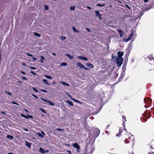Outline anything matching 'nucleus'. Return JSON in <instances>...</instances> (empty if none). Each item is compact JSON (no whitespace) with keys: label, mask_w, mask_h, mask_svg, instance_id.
<instances>
[{"label":"nucleus","mask_w":154,"mask_h":154,"mask_svg":"<svg viewBox=\"0 0 154 154\" xmlns=\"http://www.w3.org/2000/svg\"><path fill=\"white\" fill-rule=\"evenodd\" d=\"M86 29L88 32H91L90 30H89V29L88 28H87Z\"/></svg>","instance_id":"c03bdc74"},{"label":"nucleus","mask_w":154,"mask_h":154,"mask_svg":"<svg viewBox=\"0 0 154 154\" xmlns=\"http://www.w3.org/2000/svg\"><path fill=\"white\" fill-rule=\"evenodd\" d=\"M42 80L43 82L45 84L48 85H49V84L47 82V80L43 79Z\"/></svg>","instance_id":"dca6fc26"},{"label":"nucleus","mask_w":154,"mask_h":154,"mask_svg":"<svg viewBox=\"0 0 154 154\" xmlns=\"http://www.w3.org/2000/svg\"><path fill=\"white\" fill-rule=\"evenodd\" d=\"M5 92L7 94H9V95H11V93L10 92H8V91H5Z\"/></svg>","instance_id":"c756f323"},{"label":"nucleus","mask_w":154,"mask_h":154,"mask_svg":"<svg viewBox=\"0 0 154 154\" xmlns=\"http://www.w3.org/2000/svg\"><path fill=\"white\" fill-rule=\"evenodd\" d=\"M39 110H41V111H42V112L45 114H46V112L43 109H42L41 108H40L39 109Z\"/></svg>","instance_id":"a878e982"},{"label":"nucleus","mask_w":154,"mask_h":154,"mask_svg":"<svg viewBox=\"0 0 154 154\" xmlns=\"http://www.w3.org/2000/svg\"><path fill=\"white\" fill-rule=\"evenodd\" d=\"M41 133L42 134H43L44 135H45V134L44 132H43V131H41Z\"/></svg>","instance_id":"864d4df0"},{"label":"nucleus","mask_w":154,"mask_h":154,"mask_svg":"<svg viewBox=\"0 0 154 154\" xmlns=\"http://www.w3.org/2000/svg\"><path fill=\"white\" fill-rule=\"evenodd\" d=\"M72 146L77 149V151L78 152H79V150L80 149V146L77 143H75L73 144Z\"/></svg>","instance_id":"f03ea898"},{"label":"nucleus","mask_w":154,"mask_h":154,"mask_svg":"<svg viewBox=\"0 0 154 154\" xmlns=\"http://www.w3.org/2000/svg\"><path fill=\"white\" fill-rule=\"evenodd\" d=\"M69 9L73 11L75 9V6L70 7L69 8Z\"/></svg>","instance_id":"5701e85b"},{"label":"nucleus","mask_w":154,"mask_h":154,"mask_svg":"<svg viewBox=\"0 0 154 154\" xmlns=\"http://www.w3.org/2000/svg\"><path fill=\"white\" fill-rule=\"evenodd\" d=\"M26 112H28V111L27 110H26Z\"/></svg>","instance_id":"774afa93"},{"label":"nucleus","mask_w":154,"mask_h":154,"mask_svg":"<svg viewBox=\"0 0 154 154\" xmlns=\"http://www.w3.org/2000/svg\"><path fill=\"white\" fill-rule=\"evenodd\" d=\"M7 137L8 139H10L11 140H12L13 138V137L12 136L10 135H7Z\"/></svg>","instance_id":"6ab92c4d"},{"label":"nucleus","mask_w":154,"mask_h":154,"mask_svg":"<svg viewBox=\"0 0 154 154\" xmlns=\"http://www.w3.org/2000/svg\"><path fill=\"white\" fill-rule=\"evenodd\" d=\"M1 113H2V114H4V115H5V113L4 112H2V111L1 112Z\"/></svg>","instance_id":"09e8293b"},{"label":"nucleus","mask_w":154,"mask_h":154,"mask_svg":"<svg viewBox=\"0 0 154 154\" xmlns=\"http://www.w3.org/2000/svg\"><path fill=\"white\" fill-rule=\"evenodd\" d=\"M124 52L122 51H119L117 53L118 57H122L123 56Z\"/></svg>","instance_id":"6e6552de"},{"label":"nucleus","mask_w":154,"mask_h":154,"mask_svg":"<svg viewBox=\"0 0 154 154\" xmlns=\"http://www.w3.org/2000/svg\"><path fill=\"white\" fill-rule=\"evenodd\" d=\"M48 79H52V77L51 76H50V75H44Z\"/></svg>","instance_id":"aec40b11"},{"label":"nucleus","mask_w":154,"mask_h":154,"mask_svg":"<svg viewBox=\"0 0 154 154\" xmlns=\"http://www.w3.org/2000/svg\"><path fill=\"white\" fill-rule=\"evenodd\" d=\"M95 13L96 14V16L97 17L99 16V15H100V13L98 11H95Z\"/></svg>","instance_id":"412c9836"},{"label":"nucleus","mask_w":154,"mask_h":154,"mask_svg":"<svg viewBox=\"0 0 154 154\" xmlns=\"http://www.w3.org/2000/svg\"><path fill=\"white\" fill-rule=\"evenodd\" d=\"M67 65V64L66 63H62L61 64V66H66Z\"/></svg>","instance_id":"393cba45"},{"label":"nucleus","mask_w":154,"mask_h":154,"mask_svg":"<svg viewBox=\"0 0 154 154\" xmlns=\"http://www.w3.org/2000/svg\"><path fill=\"white\" fill-rule=\"evenodd\" d=\"M125 142L126 143H130V142L128 141V139H126L125 140Z\"/></svg>","instance_id":"7c9ffc66"},{"label":"nucleus","mask_w":154,"mask_h":154,"mask_svg":"<svg viewBox=\"0 0 154 154\" xmlns=\"http://www.w3.org/2000/svg\"><path fill=\"white\" fill-rule=\"evenodd\" d=\"M39 152L42 153H45V150L42 148H40L39 149Z\"/></svg>","instance_id":"9d476101"},{"label":"nucleus","mask_w":154,"mask_h":154,"mask_svg":"<svg viewBox=\"0 0 154 154\" xmlns=\"http://www.w3.org/2000/svg\"><path fill=\"white\" fill-rule=\"evenodd\" d=\"M72 100L74 101H75V102H79V101L77 100H75V99H72Z\"/></svg>","instance_id":"473e14b6"},{"label":"nucleus","mask_w":154,"mask_h":154,"mask_svg":"<svg viewBox=\"0 0 154 154\" xmlns=\"http://www.w3.org/2000/svg\"><path fill=\"white\" fill-rule=\"evenodd\" d=\"M65 55L66 56H67L70 59H72L73 58V56H72L70 55L69 54H66Z\"/></svg>","instance_id":"4468645a"},{"label":"nucleus","mask_w":154,"mask_h":154,"mask_svg":"<svg viewBox=\"0 0 154 154\" xmlns=\"http://www.w3.org/2000/svg\"><path fill=\"white\" fill-rule=\"evenodd\" d=\"M60 83L62 84L63 85H64L66 86H69V85L67 83L65 82H60Z\"/></svg>","instance_id":"f8f14e48"},{"label":"nucleus","mask_w":154,"mask_h":154,"mask_svg":"<svg viewBox=\"0 0 154 154\" xmlns=\"http://www.w3.org/2000/svg\"><path fill=\"white\" fill-rule=\"evenodd\" d=\"M37 135L39 136L40 137H41L42 138H43L44 137L43 136L41 133H37Z\"/></svg>","instance_id":"b1692460"},{"label":"nucleus","mask_w":154,"mask_h":154,"mask_svg":"<svg viewBox=\"0 0 154 154\" xmlns=\"http://www.w3.org/2000/svg\"><path fill=\"white\" fill-rule=\"evenodd\" d=\"M20 73L21 74H23V75H25L26 74V73L23 71H21Z\"/></svg>","instance_id":"79ce46f5"},{"label":"nucleus","mask_w":154,"mask_h":154,"mask_svg":"<svg viewBox=\"0 0 154 154\" xmlns=\"http://www.w3.org/2000/svg\"><path fill=\"white\" fill-rule=\"evenodd\" d=\"M76 65L81 69H83L84 67V65L79 62Z\"/></svg>","instance_id":"20e7f679"},{"label":"nucleus","mask_w":154,"mask_h":154,"mask_svg":"<svg viewBox=\"0 0 154 154\" xmlns=\"http://www.w3.org/2000/svg\"><path fill=\"white\" fill-rule=\"evenodd\" d=\"M22 65L23 66H26V65L24 63H22Z\"/></svg>","instance_id":"49530a36"},{"label":"nucleus","mask_w":154,"mask_h":154,"mask_svg":"<svg viewBox=\"0 0 154 154\" xmlns=\"http://www.w3.org/2000/svg\"><path fill=\"white\" fill-rule=\"evenodd\" d=\"M20 115H21V116H22V117H23L24 118H26L27 119H29L30 118H33V117L32 116H30L29 115H27V116L25 115L24 114H21Z\"/></svg>","instance_id":"7ed1b4c3"},{"label":"nucleus","mask_w":154,"mask_h":154,"mask_svg":"<svg viewBox=\"0 0 154 154\" xmlns=\"http://www.w3.org/2000/svg\"><path fill=\"white\" fill-rule=\"evenodd\" d=\"M53 84H55V82H53Z\"/></svg>","instance_id":"338daca9"},{"label":"nucleus","mask_w":154,"mask_h":154,"mask_svg":"<svg viewBox=\"0 0 154 154\" xmlns=\"http://www.w3.org/2000/svg\"><path fill=\"white\" fill-rule=\"evenodd\" d=\"M149 154H154V152H151Z\"/></svg>","instance_id":"13d9d810"},{"label":"nucleus","mask_w":154,"mask_h":154,"mask_svg":"<svg viewBox=\"0 0 154 154\" xmlns=\"http://www.w3.org/2000/svg\"><path fill=\"white\" fill-rule=\"evenodd\" d=\"M8 154H14L12 153H11V152H8Z\"/></svg>","instance_id":"0e129e2a"},{"label":"nucleus","mask_w":154,"mask_h":154,"mask_svg":"<svg viewBox=\"0 0 154 154\" xmlns=\"http://www.w3.org/2000/svg\"><path fill=\"white\" fill-rule=\"evenodd\" d=\"M32 88L33 90L34 91H35L36 92H37V93L38 92V90L36 89H35V88L33 87H32Z\"/></svg>","instance_id":"2f4dec72"},{"label":"nucleus","mask_w":154,"mask_h":154,"mask_svg":"<svg viewBox=\"0 0 154 154\" xmlns=\"http://www.w3.org/2000/svg\"><path fill=\"white\" fill-rule=\"evenodd\" d=\"M72 30L74 32L77 33L79 32V31L77 30L75 27H72Z\"/></svg>","instance_id":"ddd939ff"},{"label":"nucleus","mask_w":154,"mask_h":154,"mask_svg":"<svg viewBox=\"0 0 154 154\" xmlns=\"http://www.w3.org/2000/svg\"><path fill=\"white\" fill-rule=\"evenodd\" d=\"M105 5V3L103 4H97V6H100V7H102L104 6Z\"/></svg>","instance_id":"4be33fe9"},{"label":"nucleus","mask_w":154,"mask_h":154,"mask_svg":"<svg viewBox=\"0 0 154 154\" xmlns=\"http://www.w3.org/2000/svg\"><path fill=\"white\" fill-rule=\"evenodd\" d=\"M68 96L69 97H70L71 99L72 96L68 94Z\"/></svg>","instance_id":"6e6d98bb"},{"label":"nucleus","mask_w":154,"mask_h":154,"mask_svg":"<svg viewBox=\"0 0 154 154\" xmlns=\"http://www.w3.org/2000/svg\"><path fill=\"white\" fill-rule=\"evenodd\" d=\"M101 15H99V19L100 20H101L102 19L101 17H100V16Z\"/></svg>","instance_id":"052dcab7"},{"label":"nucleus","mask_w":154,"mask_h":154,"mask_svg":"<svg viewBox=\"0 0 154 154\" xmlns=\"http://www.w3.org/2000/svg\"><path fill=\"white\" fill-rule=\"evenodd\" d=\"M118 32L119 34V35L120 37H122L124 35V32L120 29H118Z\"/></svg>","instance_id":"423d86ee"},{"label":"nucleus","mask_w":154,"mask_h":154,"mask_svg":"<svg viewBox=\"0 0 154 154\" xmlns=\"http://www.w3.org/2000/svg\"><path fill=\"white\" fill-rule=\"evenodd\" d=\"M32 95L34 96V97H35L36 98H37L38 97H37L35 95H34L32 94Z\"/></svg>","instance_id":"8fccbe9b"},{"label":"nucleus","mask_w":154,"mask_h":154,"mask_svg":"<svg viewBox=\"0 0 154 154\" xmlns=\"http://www.w3.org/2000/svg\"><path fill=\"white\" fill-rule=\"evenodd\" d=\"M30 72H31V73H32V74H33L34 75H36V74L35 73V72H33V71H31Z\"/></svg>","instance_id":"c9c22d12"},{"label":"nucleus","mask_w":154,"mask_h":154,"mask_svg":"<svg viewBox=\"0 0 154 154\" xmlns=\"http://www.w3.org/2000/svg\"><path fill=\"white\" fill-rule=\"evenodd\" d=\"M86 65L87 66L91 68H93L94 67L93 65L92 64L90 63H87L86 64Z\"/></svg>","instance_id":"9b49d317"},{"label":"nucleus","mask_w":154,"mask_h":154,"mask_svg":"<svg viewBox=\"0 0 154 154\" xmlns=\"http://www.w3.org/2000/svg\"><path fill=\"white\" fill-rule=\"evenodd\" d=\"M83 69H85V70H89V69L88 68H87L85 66H84V67H83Z\"/></svg>","instance_id":"e433bc0d"},{"label":"nucleus","mask_w":154,"mask_h":154,"mask_svg":"<svg viewBox=\"0 0 154 154\" xmlns=\"http://www.w3.org/2000/svg\"><path fill=\"white\" fill-rule=\"evenodd\" d=\"M40 62H41V63H43V61L42 60H40Z\"/></svg>","instance_id":"e2e57ef3"},{"label":"nucleus","mask_w":154,"mask_h":154,"mask_svg":"<svg viewBox=\"0 0 154 154\" xmlns=\"http://www.w3.org/2000/svg\"><path fill=\"white\" fill-rule=\"evenodd\" d=\"M26 146L29 148L31 147V143L29 142H26Z\"/></svg>","instance_id":"f3484780"},{"label":"nucleus","mask_w":154,"mask_h":154,"mask_svg":"<svg viewBox=\"0 0 154 154\" xmlns=\"http://www.w3.org/2000/svg\"><path fill=\"white\" fill-rule=\"evenodd\" d=\"M67 152H68L69 154H72L71 153V151H69V150H68L67 151Z\"/></svg>","instance_id":"5fc2aeb1"},{"label":"nucleus","mask_w":154,"mask_h":154,"mask_svg":"<svg viewBox=\"0 0 154 154\" xmlns=\"http://www.w3.org/2000/svg\"><path fill=\"white\" fill-rule=\"evenodd\" d=\"M66 102L67 103L69 104L71 106H73V103L71 101H69V100H67Z\"/></svg>","instance_id":"2eb2a0df"},{"label":"nucleus","mask_w":154,"mask_h":154,"mask_svg":"<svg viewBox=\"0 0 154 154\" xmlns=\"http://www.w3.org/2000/svg\"><path fill=\"white\" fill-rule=\"evenodd\" d=\"M32 58H33V60H34V61H35L36 60V58L34 57H32Z\"/></svg>","instance_id":"3c124183"},{"label":"nucleus","mask_w":154,"mask_h":154,"mask_svg":"<svg viewBox=\"0 0 154 154\" xmlns=\"http://www.w3.org/2000/svg\"><path fill=\"white\" fill-rule=\"evenodd\" d=\"M131 37L130 36V37L128 38V39H125V41L127 42L128 41L130 40L131 39Z\"/></svg>","instance_id":"cd10ccee"},{"label":"nucleus","mask_w":154,"mask_h":154,"mask_svg":"<svg viewBox=\"0 0 154 154\" xmlns=\"http://www.w3.org/2000/svg\"><path fill=\"white\" fill-rule=\"evenodd\" d=\"M52 54L53 55H54V56H55V55H56V54H55V53H53Z\"/></svg>","instance_id":"680f3d73"},{"label":"nucleus","mask_w":154,"mask_h":154,"mask_svg":"<svg viewBox=\"0 0 154 154\" xmlns=\"http://www.w3.org/2000/svg\"><path fill=\"white\" fill-rule=\"evenodd\" d=\"M40 91H42L44 92H47V91H46L45 90H41Z\"/></svg>","instance_id":"37998d69"},{"label":"nucleus","mask_w":154,"mask_h":154,"mask_svg":"<svg viewBox=\"0 0 154 154\" xmlns=\"http://www.w3.org/2000/svg\"><path fill=\"white\" fill-rule=\"evenodd\" d=\"M30 68L31 69H32L33 70H35L36 69L34 67L31 66V67H30Z\"/></svg>","instance_id":"f704fd0d"},{"label":"nucleus","mask_w":154,"mask_h":154,"mask_svg":"<svg viewBox=\"0 0 154 154\" xmlns=\"http://www.w3.org/2000/svg\"><path fill=\"white\" fill-rule=\"evenodd\" d=\"M12 103L13 104H16V105H18V104L17 103H16V102L12 101Z\"/></svg>","instance_id":"72a5a7b5"},{"label":"nucleus","mask_w":154,"mask_h":154,"mask_svg":"<svg viewBox=\"0 0 154 154\" xmlns=\"http://www.w3.org/2000/svg\"><path fill=\"white\" fill-rule=\"evenodd\" d=\"M41 99H42L43 101H44L48 103L50 105H51V106H54V103H53L52 102H50L49 101H48L47 100L43 99L42 98H41Z\"/></svg>","instance_id":"0eeeda50"},{"label":"nucleus","mask_w":154,"mask_h":154,"mask_svg":"<svg viewBox=\"0 0 154 154\" xmlns=\"http://www.w3.org/2000/svg\"><path fill=\"white\" fill-rule=\"evenodd\" d=\"M27 55L28 56H30V57H32L33 56V55H32V54H30L28 53H27Z\"/></svg>","instance_id":"58836bf2"},{"label":"nucleus","mask_w":154,"mask_h":154,"mask_svg":"<svg viewBox=\"0 0 154 154\" xmlns=\"http://www.w3.org/2000/svg\"><path fill=\"white\" fill-rule=\"evenodd\" d=\"M23 130H24L26 131H29L28 130V129H26V128H23Z\"/></svg>","instance_id":"4c0bfd02"},{"label":"nucleus","mask_w":154,"mask_h":154,"mask_svg":"<svg viewBox=\"0 0 154 154\" xmlns=\"http://www.w3.org/2000/svg\"><path fill=\"white\" fill-rule=\"evenodd\" d=\"M61 38L63 40H64L66 38L65 36H62L61 37Z\"/></svg>","instance_id":"a19ab883"},{"label":"nucleus","mask_w":154,"mask_h":154,"mask_svg":"<svg viewBox=\"0 0 154 154\" xmlns=\"http://www.w3.org/2000/svg\"><path fill=\"white\" fill-rule=\"evenodd\" d=\"M41 58L43 60H45V58H44V57H43L41 56Z\"/></svg>","instance_id":"de8ad7c7"},{"label":"nucleus","mask_w":154,"mask_h":154,"mask_svg":"<svg viewBox=\"0 0 154 154\" xmlns=\"http://www.w3.org/2000/svg\"><path fill=\"white\" fill-rule=\"evenodd\" d=\"M123 59L122 57H118L116 60V64L118 66H120L122 64Z\"/></svg>","instance_id":"f257e3e1"},{"label":"nucleus","mask_w":154,"mask_h":154,"mask_svg":"<svg viewBox=\"0 0 154 154\" xmlns=\"http://www.w3.org/2000/svg\"><path fill=\"white\" fill-rule=\"evenodd\" d=\"M145 2H147L148 1V0H144Z\"/></svg>","instance_id":"69168bd1"},{"label":"nucleus","mask_w":154,"mask_h":154,"mask_svg":"<svg viewBox=\"0 0 154 154\" xmlns=\"http://www.w3.org/2000/svg\"><path fill=\"white\" fill-rule=\"evenodd\" d=\"M148 100V102L149 103H151V100L150 98H149L147 100Z\"/></svg>","instance_id":"bb28decb"},{"label":"nucleus","mask_w":154,"mask_h":154,"mask_svg":"<svg viewBox=\"0 0 154 154\" xmlns=\"http://www.w3.org/2000/svg\"><path fill=\"white\" fill-rule=\"evenodd\" d=\"M56 130H58V131H63V130L62 129H60V128H57L56 129Z\"/></svg>","instance_id":"ea45409f"},{"label":"nucleus","mask_w":154,"mask_h":154,"mask_svg":"<svg viewBox=\"0 0 154 154\" xmlns=\"http://www.w3.org/2000/svg\"><path fill=\"white\" fill-rule=\"evenodd\" d=\"M128 139L131 140L132 143L134 144V136L133 135H131L130 137H128Z\"/></svg>","instance_id":"39448f33"},{"label":"nucleus","mask_w":154,"mask_h":154,"mask_svg":"<svg viewBox=\"0 0 154 154\" xmlns=\"http://www.w3.org/2000/svg\"><path fill=\"white\" fill-rule=\"evenodd\" d=\"M45 9L48 10V7L47 5H45Z\"/></svg>","instance_id":"c85d7f7f"},{"label":"nucleus","mask_w":154,"mask_h":154,"mask_svg":"<svg viewBox=\"0 0 154 154\" xmlns=\"http://www.w3.org/2000/svg\"><path fill=\"white\" fill-rule=\"evenodd\" d=\"M49 151L48 150H46L45 151V152L47 153V152H48Z\"/></svg>","instance_id":"4d7b16f0"},{"label":"nucleus","mask_w":154,"mask_h":154,"mask_svg":"<svg viewBox=\"0 0 154 154\" xmlns=\"http://www.w3.org/2000/svg\"><path fill=\"white\" fill-rule=\"evenodd\" d=\"M22 79H24V80H26V77H22Z\"/></svg>","instance_id":"603ef678"},{"label":"nucleus","mask_w":154,"mask_h":154,"mask_svg":"<svg viewBox=\"0 0 154 154\" xmlns=\"http://www.w3.org/2000/svg\"><path fill=\"white\" fill-rule=\"evenodd\" d=\"M78 57H79V59H81L82 60H85V61L88 60V59H87V58L84 57H83L82 56H78Z\"/></svg>","instance_id":"1a4fd4ad"},{"label":"nucleus","mask_w":154,"mask_h":154,"mask_svg":"<svg viewBox=\"0 0 154 154\" xmlns=\"http://www.w3.org/2000/svg\"><path fill=\"white\" fill-rule=\"evenodd\" d=\"M87 8L88 9H91V7H89V6H88L87 7Z\"/></svg>","instance_id":"a18cd8bd"},{"label":"nucleus","mask_w":154,"mask_h":154,"mask_svg":"<svg viewBox=\"0 0 154 154\" xmlns=\"http://www.w3.org/2000/svg\"><path fill=\"white\" fill-rule=\"evenodd\" d=\"M34 35L36 36H38L39 37H40L41 36V35H40L39 33H38L36 32H35L34 33Z\"/></svg>","instance_id":"a211bd4d"},{"label":"nucleus","mask_w":154,"mask_h":154,"mask_svg":"<svg viewBox=\"0 0 154 154\" xmlns=\"http://www.w3.org/2000/svg\"><path fill=\"white\" fill-rule=\"evenodd\" d=\"M133 35V32H132L131 33V35H130V36H131V37Z\"/></svg>","instance_id":"bf43d9fd"}]
</instances>
